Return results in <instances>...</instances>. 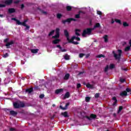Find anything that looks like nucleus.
Segmentation results:
<instances>
[{
    "instance_id": "nucleus-1",
    "label": "nucleus",
    "mask_w": 131,
    "mask_h": 131,
    "mask_svg": "<svg viewBox=\"0 0 131 131\" xmlns=\"http://www.w3.org/2000/svg\"><path fill=\"white\" fill-rule=\"evenodd\" d=\"M94 30V28H87L83 31L82 36L83 37L87 35H92V31Z\"/></svg>"
},
{
    "instance_id": "nucleus-2",
    "label": "nucleus",
    "mask_w": 131,
    "mask_h": 131,
    "mask_svg": "<svg viewBox=\"0 0 131 131\" xmlns=\"http://www.w3.org/2000/svg\"><path fill=\"white\" fill-rule=\"evenodd\" d=\"M113 54L114 55V57L116 60H118L119 61H120V59L121 58V55L122 54V50H118V55H117L116 53H115V51H113Z\"/></svg>"
},
{
    "instance_id": "nucleus-3",
    "label": "nucleus",
    "mask_w": 131,
    "mask_h": 131,
    "mask_svg": "<svg viewBox=\"0 0 131 131\" xmlns=\"http://www.w3.org/2000/svg\"><path fill=\"white\" fill-rule=\"evenodd\" d=\"M13 107L15 109H18V108H23L25 107V103L23 102H20L19 103L18 102L13 103Z\"/></svg>"
},
{
    "instance_id": "nucleus-4",
    "label": "nucleus",
    "mask_w": 131,
    "mask_h": 131,
    "mask_svg": "<svg viewBox=\"0 0 131 131\" xmlns=\"http://www.w3.org/2000/svg\"><path fill=\"white\" fill-rule=\"evenodd\" d=\"M74 39H76V40L79 41L80 40V38H79V37H76L75 36H73L70 40V41L69 42V43H73V45H78L79 42L77 41H74Z\"/></svg>"
},
{
    "instance_id": "nucleus-5",
    "label": "nucleus",
    "mask_w": 131,
    "mask_h": 131,
    "mask_svg": "<svg viewBox=\"0 0 131 131\" xmlns=\"http://www.w3.org/2000/svg\"><path fill=\"white\" fill-rule=\"evenodd\" d=\"M9 41V38H7L4 39V42H6L5 46L7 47V49H10V46H12L15 43V42L13 40H11L10 42Z\"/></svg>"
},
{
    "instance_id": "nucleus-6",
    "label": "nucleus",
    "mask_w": 131,
    "mask_h": 131,
    "mask_svg": "<svg viewBox=\"0 0 131 131\" xmlns=\"http://www.w3.org/2000/svg\"><path fill=\"white\" fill-rule=\"evenodd\" d=\"M72 21H74L75 22L76 21V19L73 18H69L66 20H63L62 21V23H63V24H66V23H71Z\"/></svg>"
},
{
    "instance_id": "nucleus-7",
    "label": "nucleus",
    "mask_w": 131,
    "mask_h": 131,
    "mask_svg": "<svg viewBox=\"0 0 131 131\" xmlns=\"http://www.w3.org/2000/svg\"><path fill=\"white\" fill-rule=\"evenodd\" d=\"M85 118H87L88 120H92V119H95V118H97V115L95 114H92L90 115V117H89L88 116H86Z\"/></svg>"
},
{
    "instance_id": "nucleus-8",
    "label": "nucleus",
    "mask_w": 131,
    "mask_h": 131,
    "mask_svg": "<svg viewBox=\"0 0 131 131\" xmlns=\"http://www.w3.org/2000/svg\"><path fill=\"white\" fill-rule=\"evenodd\" d=\"M64 33L65 36L67 37V40H68L69 42L70 40V39L69 38V32H68V31H67V30H64Z\"/></svg>"
},
{
    "instance_id": "nucleus-9",
    "label": "nucleus",
    "mask_w": 131,
    "mask_h": 131,
    "mask_svg": "<svg viewBox=\"0 0 131 131\" xmlns=\"http://www.w3.org/2000/svg\"><path fill=\"white\" fill-rule=\"evenodd\" d=\"M5 4L7 6H10V5H12V4H13V0H6L5 2Z\"/></svg>"
},
{
    "instance_id": "nucleus-10",
    "label": "nucleus",
    "mask_w": 131,
    "mask_h": 131,
    "mask_svg": "<svg viewBox=\"0 0 131 131\" xmlns=\"http://www.w3.org/2000/svg\"><path fill=\"white\" fill-rule=\"evenodd\" d=\"M69 105H70V103L69 102H68L66 103L64 107H63L61 105H60L59 108H60V109H62V110H66L67 109V107H68Z\"/></svg>"
},
{
    "instance_id": "nucleus-11",
    "label": "nucleus",
    "mask_w": 131,
    "mask_h": 131,
    "mask_svg": "<svg viewBox=\"0 0 131 131\" xmlns=\"http://www.w3.org/2000/svg\"><path fill=\"white\" fill-rule=\"evenodd\" d=\"M60 41H61V40H60L59 39H55V40L52 41V43L53 45H57L59 43Z\"/></svg>"
},
{
    "instance_id": "nucleus-12",
    "label": "nucleus",
    "mask_w": 131,
    "mask_h": 131,
    "mask_svg": "<svg viewBox=\"0 0 131 131\" xmlns=\"http://www.w3.org/2000/svg\"><path fill=\"white\" fill-rule=\"evenodd\" d=\"M33 92V88L31 87L30 89H26V92L28 93L29 94H31V93Z\"/></svg>"
},
{
    "instance_id": "nucleus-13",
    "label": "nucleus",
    "mask_w": 131,
    "mask_h": 131,
    "mask_svg": "<svg viewBox=\"0 0 131 131\" xmlns=\"http://www.w3.org/2000/svg\"><path fill=\"white\" fill-rule=\"evenodd\" d=\"M120 96L121 97H125V96H127V92L125 91H123L120 94Z\"/></svg>"
},
{
    "instance_id": "nucleus-14",
    "label": "nucleus",
    "mask_w": 131,
    "mask_h": 131,
    "mask_svg": "<svg viewBox=\"0 0 131 131\" xmlns=\"http://www.w3.org/2000/svg\"><path fill=\"white\" fill-rule=\"evenodd\" d=\"M70 97V93H69V92H67L63 97V99L65 100V99H68Z\"/></svg>"
},
{
    "instance_id": "nucleus-15",
    "label": "nucleus",
    "mask_w": 131,
    "mask_h": 131,
    "mask_svg": "<svg viewBox=\"0 0 131 131\" xmlns=\"http://www.w3.org/2000/svg\"><path fill=\"white\" fill-rule=\"evenodd\" d=\"M69 77H70V74L69 73H67L65 75L64 77H63V79L64 80H68V79H69Z\"/></svg>"
},
{
    "instance_id": "nucleus-16",
    "label": "nucleus",
    "mask_w": 131,
    "mask_h": 131,
    "mask_svg": "<svg viewBox=\"0 0 131 131\" xmlns=\"http://www.w3.org/2000/svg\"><path fill=\"white\" fill-rule=\"evenodd\" d=\"M15 12H16V10L14 8H9L8 9L9 14H13V13H15Z\"/></svg>"
},
{
    "instance_id": "nucleus-17",
    "label": "nucleus",
    "mask_w": 131,
    "mask_h": 131,
    "mask_svg": "<svg viewBox=\"0 0 131 131\" xmlns=\"http://www.w3.org/2000/svg\"><path fill=\"white\" fill-rule=\"evenodd\" d=\"M112 100L115 101V102L113 104V106H116V104H117V99L116 97H114L112 98Z\"/></svg>"
},
{
    "instance_id": "nucleus-18",
    "label": "nucleus",
    "mask_w": 131,
    "mask_h": 131,
    "mask_svg": "<svg viewBox=\"0 0 131 131\" xmlns=\"http://www.w3.org/2000/svg\"><path fill=\"white\" fill-rule=\"evenodd\" d=\"M10 113L11 115H12V116H16L17 114H18V113L14 111H10Z\"/></svg>"
},
{
    "instance_id": "nucleus-19",
    "label": "nucleus",
    "mask_w": 131,
    "mask_h": 131,
    "mask_svg": "<svg viewBox=\"0 0 131 131\" xmlns=\"http://www.w3.org/2000/svg\"><path fill=\"white\" fill-rule=\"evenodd\" d=\"M63 92L62 89H57L55 91V94L58 95V94H60V93H62Z\"/></svg>"
},
{
    "instance_id": "nucleus-20",
    "label": "nucleus",
    "mask_w": 131,
    "mask_h": 131,
    "mask_svg": "<svg viewBox=\"0 0 131 131\" xmlns=\"http://www.w3.org/2000/svg\"><path fill=\"white\" fill-rule=\"evenodd\" d=\"M81 30L79 29H76L75 30V34L77 35V36H80V34L78 32H80Z\"/></svg>"
},
{
    "instance_id": "nucleus-21",
    "label": "nucleus",
    "mask_w": 131,
    "mask_h": 131,
    "mask_svg": "<svg viewBox=\"0 0 131 131\" xmlns=\"http://www.w3.org/2000/svg\"><path fill=\"white\" fill-rule=\"evenodd\" d=\"M122 109H123V106H119V109L117 112L118 114H119V113H120V112H121V111H122Z\"/></svg>"
},
{
    "instance_id": "nucleus-22",
    "label": "nucleus",
    "mask_w": 131,
    "mask_h": 131,
    "mask_svg": "<svg viewBox=\"0 0 131 131\" xmlns=\"http://www.w3.org/2000/svg\"><path fill=\"white\" fill-rule=\"evenodd\" d=\"M103 39H104V42H108V35H105L103 36Z\"/></svg>"
},
{
    "instance_id": "nucleus-23",
    "label": "nucleus",
    "mask_w": 131,
    "mask_h": 131,
    "mask_svg": "<svg viewBox=\"0 0 131 131\" xmlns=\"http://www.w3.org/2000/svg\"><path fill=\"white\" fill-rule=\"evenodd\" d=\"M66 9L68 12H70V11L72 10V7H71V6H67L66 7Z\"/></svg>"
},
{
    "instance_id": "nucleus-24",
    "label": "nucleus",
    "mask_w": 131,
    "mask_h": 131,
    "mask_svg": "<svg viewBox=\"0 0 131 131\" xmlns=\"http://www.w3.org/2000/svg\"><path fill=\"white\" fill-rule=\"evenodd\" d=\"M72 67H73L74 69H76V68H77V67H78V64H77V63H73V64H72Z\"/></svg>"
},
{
    "instance_id": "nucleus-25",
    "label": "nucleus",
    "mask_w": 131,
    "mask_h": 131,
    "mask_svg": "<svg viewBox=\"0 0 131 131\" xmlns=\"http://www.w3.org/2000/svg\"><path fill=\"white\" fill-rule=\"evenodd\" d=\"M60 37V34H56L55 35L52 36V38H59Z\"/></svg>"
},
{
    "instance_id": "nucleus-26",
    "label": "nucleus",
    "mask_w": 131,
    "mask_h": 131,
    "mask_svg": "<svg viewBox=\"0 0 131 131\" xmlns=\"http://www.w3.org/2000/svg\"><path fill=\"white\" fill-rule=\"evenodd\" d=\"M100 26L101 25H100V23H97L94 26V28H99V27H100Z\"/></svg>"
},
{
    "instance_id": "nucleus-27",
    "label": "nucleus",
    "mask_w": 131,
    "mask_h": 131,
    "mask_svg": "<svg viewBox=\"0 0 131 131\" xmlns=\"http://www.w3.org/2000/svg\"><path fill=\"white\" fill-rule=\"evenodd\" d=\"M86 88H88V89H93V85L90 84V83H87V84L86 85Z\"/></svg>"
},
{
    "instance_id": "nucleus-28",
    "label": "nucleus",
    "mask_w": 131,
    "mask_h": 131,
    "mask_svg": "<svg viewBox=\"0 0 131 131\" xmlns=\"http://www.w3.org/2000/svg\"><path fill=\"white\" fill-rule=\"evenodd\" d=\"M31 52L33 54H36V53H38V49H32Z\"/></svg>"
},
{
    "instance_id": "nucleus-29",
    "label": "nucleus",
    "mask_w": 131,
    "mask_h": 131,
    "mask_svg": "<svg viewBox=\"0 0 131 131\" xmlns=\"http://www.w3.org/2000/svg\"><path fill=\"white\" fill-rule=\"evenodd\" d=\"M64 59H65V60H70V58L69 57V55H68V54H66L64 56Z\"/></svg>"
},
{
    "instance_id": "nucleus-30",
    "label": "nucleus",
    "mask_w": 131,
    "mask_h": 131,
    "mask_svg": "<svg viewBox=\"0 0 131 131\" xmlns=\"http://www.w3.org/2000/svg\"><path fill=\"white\" fill-rule=\"evenodd\" d=\"M61 114L64 117H68V113L67 112H65L64 113H62Z\"/></svg>"
},
{
    "instance_id": "nucleus-31",
    "label": "nucleus",
    "mask_w": 131,
    "mask_h": 131,
    "mask_svg": "<svg viewBox=\"0 0 131 131\" xmlns=\"http://www.w3.org/2000/svg\"><path fill=\"white\" fill-rule=\"evenodd\" d=\"M115 21L116 23H118V24H122V23H121V20H120V19H115Z\"/></svg>"
},
{
    "instance_id": "nucleus-32",
    "label": "nucleus",
    "mask_w": 131,
    "mask_h": 131,
    "mask_svg": "<svg viewBox=\"0 0 131 131\" xmlns=\"http://www.w3.org/2000/svg\"><path fill=\"white\" fill-rule=\"evenodd\" d=\"M57 19H61L62 17V14L61 13H58L56 15Z\"/></svg>"
},
{
    "instance_id": "nucleus-33",
    "label": "nucleus",
    "mask_w": 131,
    "mask_h": 131,
    "mask_svg": "<svg viewBox=\"0 0 131 131\" xmlns=\"http://www.w3.org/2000/svg\"><path fill=\"white\" fill-rule=\"evenodd\" d=\"M130 50V47L127 46L125 48V52H128Z\"/></svg>"
},
{
    "instance_id": "nucleus-34",
    "label": "nucleus",
    "mask_w": 131,
    "mask_h": 131,
    "mask_svg": "<svg viewBox=\"0 0 131 131\" xmlns=\"http://www.w3.org/2000/svg\"><path fill=\"white\" fill-rule=\"evenodd\" d=\"M105 58V55L103 54H99L97 56V58Z\"/></svg>"
},
{
    "instance_id": "nucleus-35",
    "label": "nucleus",
    "mask_w": 131,
    "mask_h": 131,
    "mask_svg": "<svg viewBox=\"0 0 131 131\" xmlns=\"http://www.w3.org/2000/svg\"><path fill=\"white\" fill-rule=\"evenodd\" d=\"M54 33H55V30H53L49 33L48 35L49 36H51V35H53Z\"/></svg>"
},
{
    "instance_id": "nucleus-36",
    "label": "nucleus",
    "mask_w": 131,
    "mask_h": 131,
    "mask_svg": "<svg viewBox=\"0 0 131 131\" xmlns=\"http://www.w3.org/2000/svg\"><path fill=\"white\" fill-rule=\"evenodd\" d=\"M91 100V97H85V102H89Z\"/></svg>"
},
{
    "instance_id": "nucleus-37",
    "label": "nucleus",
    "mask_w": 131,
    "mask_h": 131,
    "mask_svg": "<svg viewBox=\"0 0 131 131\" xmlns=\"http://www.w3.org/2000/svg\"><path fill=\"white\" fill-rule=\"evenodd\" d=\"M75 18H76V19H79V18H80V14H76L75 15Z\"/></svg>"
},
{
    "instance_id": "nucleus-38",
    "label": "nucleus",
    "mask_w": 131,
    "mask_h": 131,
    "mask_svg": "<svg viewBox=\"0 0 131 131\" xmlns=\"http://www.w3.org/2000/svg\"><path fill=\"white\" fill-rule=\"evenodd\" d=\"M55 33L57 34H60V29L56 28V31H55Z\"/></svg>"
},
{
    "instance_id": "nucleus-39",
    "label": "nucleus",
    "mask_w": 131,
    "mask_h": 131,
    "mask_svg": "<svg viewBox=\"0 0 131 131\" xmlns=\"http://www.w3.org/2000/svg\"><path fill=\"white\" fill-rule=\"evenodd\" d=\"M123 26H124V27H127L128 26V24H127L126 22H123Z\"/></svg>"
},
{
    "instance_id": "nucleus-40",
    "label": "nucleus",
    "mask_w": 131,
    "mask_h": 131,
    "mask_svg": "<svg viewBox=\"0 0 131 131\" xmlns=\"http://www.w3.org/2000/svg\"><path fill=\"white\" fill-rule=\"evenodd\" d=\"M109 69V66L107 65L104 69V72H107Z\"/></svg>"
},
{
    "instance_id": "nucleus-41",
    "label": "nucleus",
    "mask_w": 131,
    "mask_h": 131,
    "mask_svg": "<svg viewBox=\"0 0 131 131\" xmlns=\"http://www.w3.org/2000/svg\"><path fill=\"white\" fill-rule=\"evenodd\" d=\"M3 58H8L9 57V54L8 53H6L4 55H3Z\"/></svg>"
},
{
    "instance_id": "nucleus-42",
    "label": "nucleus",
    "mask_w": 131,
    "mask_h": 131,
    "mask_svg": "<svg viewBox=\"0 0 131 131\" xmlns=\"http://www.w3.org/2000/svg\"><path fill=\"white\" fill-rule=\"evenodd\" d=\"M99 97H100V93H96L95 95V98H96V99H98V98H99Z\"/></svg>"
},
{
    "instance_id": "nucleus-43",
    "label": "nucleus",
    "mask_w": 131,
    "mask_h": 131,
    "mask_svg": "<svg viewBox=\"0 0 131 131\" xmlns=\"http://www.w3.org/2000/svg\"><path fill=\"white\" fill-rule=\"evenodd\" d=\"M85 54H83V53H80L79 55V58H82L83 57V56H85Z\"/></svg>"
},
{
    "instance_id": "nucleus-44",
    "label": "nucleus",
    "mask_w": 131,
    "mask_h": 131,
    "mask_svg": "<svg viewBox=\"0 0 131 131\" xmlns=\"http://www.w3.org/2000/svg\"><path fill=\"white\" fill-rule=\"evenodd\" d=\"M16 23L17 25H21V24H22V22L20 21V20L18 19H17V21H16Z\"/></svg>"
},
{
    "instance_id": "nucleus-45",
    "label": "nucleus",
    "mask_w": 131,
    "mask_h": 131,
    "mask_svg": "<svg viewBox=\"0 0 131 131\" xmlns=\"http://www.w3.org/2000/svg\"><path fill=\"white\" fill-rule=\"evenodd\" d=\"M114 68V64H111L110 65V69H113Z\"/></svg>"
},
{
    "instance_id": "nucleus-46",
    "label": "nucleus",
    "mask_w": 131,
    "mask_h": 131,
    "mask_svg": "<svg viewBox=\"0 0 131 131\" xmlns=\"http://www.w3.org/2000/svg\"><path fill=\"white\" fill-rule=\"evenodd\" d=\"M40 99H43L45 98V95L44 94H41L39 95Z\"/></svg>"
},
{
    "instance_id": "nucleus-47",
    "label": "nucleus",
    "mask_w": 131,
    "mask_h": 131,
    "mask_svg": "<svg viewBox=\"0 0 131 131\" xmlns=\"http://www.w3.org/2000/svg\"><path fill=\"white\" fill-rule=\"evenodd\" d=\"M0 8H6V5L0 4Z\"/></svg>"
},
{
    "instance_id": "nucleus-48",
    "label": "nucleus",
    "mask_w": 131,
    "mask_h": 131,
    "mask_svg": "<svg viewBox=\"0 0 131 131\" xmlns=\"http://www.w3.org/2000/svg\"><path fill=\"white\" fill-rule=\"evenodd\" d=\"M60 51L61 52H67V50L66 49H62V48H61V49H60Z\"/></svg>"
},
{
    "instance_id": "nucleus-49",
    "label": "nucleus",
    "mask_w": 131,
    "mask_h": 131,
    "mask_svg": "<svg viewBox=\"0 0 131 131\" xmlns=\"http://www.w3.org/2000/svg\"><path fill=\"white\" fill-rule=\"evenodd\" d=\"M125 92H126V93H129L130 92H131V90L129 89V88H126Z\"/></svg>"
},
{
    "instance_id": "nucleus-50",
    "label": "nucleus",
    "mask_w": 131,
    "mask_h": 131,
    "mask_svg": "<svg viewBox=\"0 0 131 131\" xmlns=\"http://www.w3.org/2000/svg\"><path fill=\"white\" fill-rule=\"evenodd\" d=\"M34 90L35 91H38V90H39V87L38 86H36L34 87Z\"/></svg>"
},
{
    "instance_id": "nucleus-51",
    "label": "nucleus",
    "mask_w": 131,
    "mask_h": 131,
    "mask_svg": "<svg viewBox=\"0 0 131 131\" xmlns=\"http://www.w3.org/2000/svg\"><path fill=\"white\" fill-rule=\"evenodd\" d=\"M81 87V84L80 83H78L77 84V89H79Z\"/></svg>"
},
{
    "instance_id": "nucleus-52",
    "label": "nucleus",
    "mask_w": 131,
    "mask_h": 131,
    "mask_svg": "<svg viewBox=\"0 0 131 131\" xmlns=\"http://www.w3.org/2000/svg\"><path fill=\"white\" fill-rule=\"evenodd\" d=\"M97 13L98 15H100V16L102 15V12H101L100 11H97Z\"/></svg>"
},
{
    "instance_id": "nucleus-53",
    "label": "nucleus",
    "mask_w": 131,
    "mask_h": 131,
    "mask_svg": "<svg viewBox=\"0 0 131 131\" xmlns=\"http://www.w3.org/2000/svg\"><path fill=\"white\" fill-rule=\"evenodd\" d=\"M120 81L121 82H125V80L124 79H122V78L120 79Z\"/></svg>"
},
{
    "instance_id": "nucleus-54",
    "label": "nucleus",
    "mask_w": 131,
    "mask_h": 131,
    "mask_svg": "<svg viewBox=\"0 0 131 131\" xmlns=\"http://www.w3.org/2000/svg\"><path fill=\"white\" fill-rule=\"evenodd\" d=\"M25 8V6H24V4H21V9L23 10Z\"/></svg>"
},
{
    "instance_id": "nucleus-55",
    "label": "nucleus",
    "mask_w": 131,
    "mask_h": 131,
    "mask_svg": "<svg viewBox=\"0 0 131 131\" xmlns=\"http://www.w3.org/2000/svg\"><path fill=\"white\" fill-rule=\"evenodd\" d=\"M25 27H26V30H29V28H30V27H29V26H28L27 25Z\"/></svg>"
},
{
    "instance_id": "nucleus-56",
    "label": "nucleus",
    "mask_w": 131,
    "mask_h": 131,
    "mask_svg": "<svg viewBox=\"0 0 131 131\" xmlns=\"http://www.w3.org/2000/svg\"><path fill=\"white\" fill-rule=\"evenodd\" d=\"M20 25H22L23 26H25V27H26L27 26L26 23H25L24 22L21 23V24Z\"/></svg>"
},
{
    "instance_id": "nucleus-57",
    "label": "nucleus",
    "mask_w": 131,
    "mask_h": 131,
    "mask_svg": "<svg viewBox=\"0 0 131 131\" xmlns=\"http://www.w3.org/2000/svg\"><path fill=\"white\" fill-rule=\"evenodd\" d=\"M9 130L10 131H15V130H16V129H15L14 128H10Z\"/></svg>"
},
{
    "instance_id": "nucleus-58",
    "label": "nucleus",
    "mask_w": 131,
    "mask_h": 131,
    "mask_svg": "<svg viewBox=\"0 0 131 131\" xmlns=\"http://www.w3.org/2000/svg\"><path fill=\"white\" fill-rule=\"evenodd\" d=\"M56 48H59V50H60V49H61L62 47H61V45H58L56 46Z\"/></svg>"
},
{
    "instance_id": "nucleus-59",
    "label": "nucleus",
    "mask_w": 131,
    "mask_h": 131,
    "mask_svg": "<svg viewBox=\"0 0 131 131\" xmlns=\"http://www.w3.org/2000/svg\"><path fill=\"white\" fill-rule=\"evenodd\" d=\"M8 72H9V74H10L11 75L13 74V73L11 71H10V70H8Z\"/></svg>"
},
{
    "instance_id": "nucleus-60",
    "label": "nucleus",
    "mask_w": 131,
    "mask_h": 131,
    "mask_svg": "<svg viewBox=\"0 0 131 131\" xmlns=\"http://www.w3.org/2000/svg\"><path fill=\"white\" fill-rule=\"evenodd\" d=\"M12 20H14V21H15V22H16L18 19H17L16 18H12Z\"/></svg>"
},
{
    "instance_id": "nucleus-61",
    "label": "nucleus",
    "mask_w": 131,
    "mask_h": 131,
    "mask_svg": "<svg viewBox=\"0 0 131 131\" xmlns=\"http://www.w3.org/2000/svg\"><path fill=\"white\" fill-rule=\"evenodd\" d=\"M114 22H115V21H114V19L112 18V21H111L112 24H113L114 23Z\"/></svg>"
},
{
    "instance_id": "nucleus-62",
    "label": "nucleus",
    "mask_w": 131,
    "mask_h": 131,
    "mask_svg": "<svg viewBox=\"0 0 131 131\" xmlns=\"http://www.w3.org/2000/svg\"><path fill=\"white\" fill-rule=\"evenodd\" d=\"M84 73V72H80L79 73V75H81V74H83Z\"/></svg>"
},
{
    "instance_id": "nucleus-63",
    "label": "nucleus",
    "mask_w": 131,
    "mask_h": 131,
    "mask_svg": "<svg viewBox=\"0 0 131 131\" xmlns=\"http://www.w3.org/2000/svg\"><path fill=\"white\" fill-rule=\"evenodd\" d=\"M41 13H42V14H45V15H47V12L46 11H42Z\"/></svg>"
},
{
    "instance_id": "nucleus-64",
    "label": "nucleus",
    "mask_w": 131,
    "mask_h": 131,
    "mask_svg": "<svg viewBox=\"0 0 131 131\" xmlns=\"http://www.w3.org/2000/svg\"><path fill=\"white\" fill-rule=\"evenodd\" d=\"M129 44L130 45V47H131V40L129 41Z\"/></svg>"
}]
</instances>
